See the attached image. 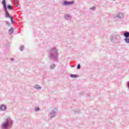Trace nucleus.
Listing matches in <instances>:
<instances>
[{
    "mask_svg": "<svg viewBox=\"0 0 129 129\" xmlns=\"http://www.w3.org/2000/svg\"><path fill=\"white\" fill-rule=\"evenodd\" d=\"M49 57L50 60H56L59 57V52L57 47H53L48 50Z\"/></svg>",
    "mask_w": 129,
    "mask_h": 129,
    "instance_id": "1",
    "label": "nucleus"
},
{
    "mask_svg": "<svg viewBox=\"0 0 129 129\" xmlns=\"http://www.w3.org/2000/svg\"><path fill=\"white\" fill-rule=\"evenodd\" d=\"M40 110V108L37 107L35 108V111H39Z\"/></svg>",
    "mask_w": 129,
    "mask_h": 129,
    "instance_id": "21",
    "label": "nucleus"
},
{
    "mask_svg": "<svg viewBox=\"0 0 129 129\" xmlns=\"http://www.w3.org/2000/svg\"><path fill=\"white\" fill-rule=\"evenodd\" d=\"M11 61H15V58H12L10 59Z\"/></svg>",
    "mask_w": 129,
    "mask_h": 129,
    "instance_id": "25",
    "label": "nucleus"
},
{
    "mask_svg": "<svg viewBox=\"0 0 129 129\" xmlns=\"http://www.w3.org/2000/svg\"><path fill=\"white\" fill-rule=\"evenodd\" d=\"M117 40V37H116V35H112L111 38V42L112 43H114L115 41Z\"/></svg>",
    "mask_w": 129,
    "mask_h": 129,
    "instance_id": "7",
    "label": "nucleus"
},
{
    "mask_svg": "<svg viewBox=\"0 0 129 129\" xmlns=\"http://www.w3.org/2000/svg\"><path fill=\"white\" fill-rule=\"evenodd\" d=\"M5 24L6 26H7V27H11V24L8 21H5Z\"/></svg>",
    "mask_w": 129,
    "mask_h": 129,
    "instance_id": "17",
    "label": "nucleus"
},
{
    "mask_svg": "<svg viewBox=\"0 0 129 129\" xmlns=\"http://www.w3.org/2000/svg\"><path fill=\"white\" fill-rule=\"evenodd\" d=\"M124 41L125 43H126L127 44H129V38L128 37H125L124 39Z\"/></svg>",
    "mask_w": 129,
    "mask_h": 129,
    "instance_id": "15",
    "label": "nucleus"
},
{
    "mask_svg": "<svg viewBox=\"0 0 129 129\" xmlns=\"http://www.w3.org/2000/svg\"><path fill=\"white\" fill-rule=\"evenodd\" d=\"M81 66L80 65V64H78L77 66V69H81Z\"/></svg>",
    "mask_w": 129,
    "mask_h": 129,
    "instance_id": "23",
    "label": "nucleus"
},
{
    "mask_svg": "<svg viewBox=\"0 0 129 129\" xmlns=\"http://www.w3.org/2000/svg\"><path fill=\"white\" fill-rule=\"evenodd\" d=\"M55 66H56L55 64H52L51 65H50L51 69H54V68H55Z\"/></svg>",
    "mask_w": 129,
    "mask_h": 129,
    "instance_id": "18",
    "label": "nucleus"
},
{
    "mask_svg": "<svg viewBox=\"0 0 129 129\" xmlns=\"http://www.w3.org/2000/svg\"><path fill=\"white\" fill-rule=\"evenodd\" d=\"M7 10H5L6 13V18H10V20H12V18H13V17L10 16V13H9V12H8Z\"/></svg>",
    "mask_w": 129,
    "mask_h": 129,
    "instance_id": "8",
    "label": "nucleus"
},
{
    "mask_svg": "<svg viewBox=\"0 0 129 129\" xmlns=\"http://www.w3.org/2000/svg\"><path fill=\"white\" fill-rule=\"evenodd\" d=\"M123 17V15H122V13H119L118 15L116 16V18L117 19V20H121Z\"/></svg>",
    "mask_w": 129,
    "mask_h": 129,
    "instance_id": "9",
    "label": "nucleus"
},
{
    "mask_svg": "<svg viewBox=\"0 0 129 129\" xmlns=\"http://www.w3.org/2000/svg\"><path fill=\"white\" fill-rule=\"evenodd\" d=\"M74 4V1H64L62 5L63 6H72Z\"/></svg>",
    "mask_w": 129,
    "mask_h": 129,
    "instance_id": "3",
    "label": "nucleus"
},
{
    "mask_svg": "<svg viewBox=\"0 0 129 129\" xmlns=\"http://www.w3.org/2000/svg\"><path fill=\"white\" fill-rule=\"evenodd\" d=\"M71 67H72V68H74V66H71Z\"/></svg>",
    "mask_w": 129,
    "mask_h": 129,
    "instance_id": "27",
    "label": "nucleus"
},
{
    "mask_svg": "<svg viewBox=\"0 0 129 129\" xmlns=\"http://www.w3.org/2000/svg\"><path fill=\"white\" fill-rule=\"evenodd\" d=\"M14 121L11 117L7 118L5 121L1 125V129H10L12 128Z\"/></svg>",
    "mask_w": 129,
    "mask_h": 129,
    "instance_id": "2",
    "label": "nucleus"
},
{
    "mask_svg": "<svg viewBox=\"0 0 129 129\" xmlns=\"http://www.w3.org/2000/svg\"><path fill=\"white\" fill-rule=\"evenodd\" d=\"M7 8L8 9V10H10L11 11L14 10V8H13V7L10 5H8Z\"/></svg>",
    "mask_w": 129,
    "mask_h": 129,
    "instance_id": "14",
    "label": "nucleus"
},
{
    "mask_svg": "<svg viewBox=\"0 0 129 129\" xmlns=\"http://www.w3.org/2000/svg\"><path fill=\"white\" fill-rule=\"evenodd\" d=\"M15 3H16V6L17 7H19V5L18 4L19 3V0H15Z\"/></svg>",
    "mask_w": 129,
    "mask_h": 129,
    "instance_id": "19",
    "label": "nucleus"
},
{
    "mask_svg": "<svg viewBox=\"0 0 129 129\" xmlns=\"http://www.w3.org/2000/svg\"><path fill=\"white\" fill-rule=\"evenodd\" d=\"M20 51H23L24 50V46L22 45L20 47Z\"/></svg>",
    "mask_w": 129,
    "mask_h": 129,
    "instance_id": "22",
    "label": "nucleus"
},
{
    "mask_svg": "<svg viewBox=\"0 0 129 129\" xmlns=\"http://www.w3.org/2000/svg\"><path fill=\"white\" fill-rule=\"evenodd\" d=\"M11 21V23L12 25H14V20H13V17H11V19H10Z\"/></svg>",
    "mask_w": 129,
    "mask_h": 129,
    "instance_id": "24",
    "label": "nucleus"
},
{
    "mask_svg": "<svg viewBox=\"0 0 129 129\" xmlns=\"http://www.w3.org/2000/svg\"><path fill=\"white\" fill-rule=\"evenodd\" d=\"M70 77H71V78H77V77H78V75L75 74H71Z\"/></svg>",
    "mask_w": 129,
    "mask_h": 129,
    "instance_id": "13",
    "label": "nucleus"
},
{
    "mask_svg": "<svg viewBox=\"0 0 129 129\" xmlns=\"http://www.w3.org/2000/svg\"><path fill=\"white\" fill-rule=\"evenodd\" d=\"M2 4L4 7V10H8V7H7V2L6 0H3Z\"/></svg>",
    "mask_w": 129,
    "mask_h": 129,
    "instance_id": "6",
    "label": "nucleus"
},
{
    "mask_svg": "<svg viewBox=\"0 0 129 129\" xmlns=\"http://www.w3.org/2000/svg\"><path fill=\"white\" fill-rule=\"evenodd\" d=\"M96 9V7L95 6H93L92 8H90V10H92V11H94Z\"/></svg>",
    "mask_w": 129,
    "mask_h": 129,
    "instance_id": "20",
    "label": "nucleus"
},
{
    "mask_svg": "<svg viewBox=\"0 0 129 129\" xmlns=\"http://www.w3.org/2000/svg\"><path fill=\"white\" fill-rule=\"evenodd\" d=\"M56 111H51L49 114V117H50L51 118H53V117H54L55 115H56Z\"/></svg>",
    "mask_w": 129,
    "mask_h": 129,
    "instance_id": "5",
    "label": "nucleus"
},
{
    "mask_svg": "<svg viewBox=\"0 0 129 129\" xmlns=\"http://www.w3.org/2000/svg\"><path fill=\"white\" fill-rule=\"evenodd\" d=\"M64 18L66 20H71V16L69 14H66L64 15Z\"/></svg>",
    "mask_w": 129,
    "mask_h": 129,
    "instance_id": "11",
    "label": "nucleus"
},
{
    "mask_svg": "<svg viewBox=\"0 0 129 129\" xmlns=\"http://www.w3.org/2000/svg\"><path fill=\"white\" fill-rule=\"evenodd\" d=\"M35 89H37V90H40V89H41V88H42L40 86H39V85H36L34 87Z\"/></svg>",
    "mask_w": 129,
    "mask_h": 129,
    "instance_id": "16",
    "label": "nucleus"
},
{
    "mask_svg": "<svg viewBox=\"0 0 129 129\" xmlns=\"http://www.w3.org/2000/svg\"><path fill=\"white\" fill-rule=\"evenodd\" d=\"M7 110V106L6 105L2 104L0 106V111H6Z\"/></svg>",
    "mask_w": 129,
    "mask_h": 129,
    "instance_id": "4",
    "label": "nucleus"
},
{
    "mask_svg": "<svg viewBox=\"0 0 129 129\" xmlns=\"http://www.w3.org/2000/svg\"><path fill=\"white\" fill-rule=\"evenodd\" d=\"M76 112H77V113L80 112V110H76Z\"/></svg>",
    "mask_w": 129,
    "mask_h": 129,
    "instance_id": "26",
    "label": "nucleus"
},
{
    "mask_svg": "<svg viewBox=\"0 0 129 129\" xmlns=\"http://www.w3.org/2000/svg\"><path fill=\"white\" fill-rule=\"evenodd\" d=\"M13 33H14V28L11 27V29H9V34L10 35H12V34H13Z\"/></svg>",
    "mask_w": 129,
    "mask_h": 129,
    "instance_id": "12",
    "label": "nucleus"
},
{
    "mask_svg": "<svg viewBox=\"0 0 129 129\" xmlns=\"http://www.w3.org/2000/svg\"><path fill=\"white\" fill-rule=\"evenodd\" d=\"M123 36L125 38H129V32L126 31L124 32Z\"/></svg>",
    "mask_w": 129,
    "mask_h": 129,
    "instance_id": "10",
    "label": "nucleus"
}]
</instances>
